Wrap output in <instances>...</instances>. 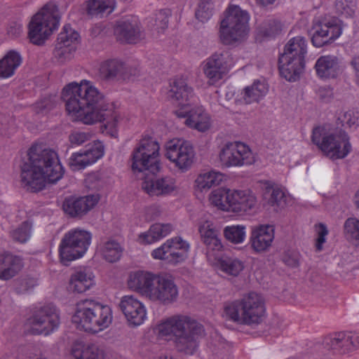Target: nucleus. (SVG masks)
I'll return each mask as SVG.
<instances>
[{
  "mask_svg": "<svg viewBox=\"0 0 359 359\" xmlns=\"http://www.w3.org/2000/svg\"><path fill=\"white\" fill-rule=\"evenodd\" d=\"M170 15L169 9H162L156 13L155 21L158 29L164 30L168 27Z\"/></svg>",
  "mask_w": 359,
  "mask_h": 359,
  "instance_id": "6e6d98bb",
  "label": "nucleus"
},
{
  "mask_svg": "<svg viewBox=\"0 0 359 359\" xmlns=\"http://www.w3.org/2000/svg\"><path fill=\"white\" fill-rule=\"evenodd\" d=\"M122 252L123 250L120 244L114 240L105 242L101 247L103 258L111 263L118 261L121 257Z\"/></svg>",
  "mask_w": 359,
  "mask_h": 359,
  "instance_id": "58836bf2",
  "label": "nucleus"
},
{
  "mask_svg": "<svg viewBox=\"0 0 359 359\" xmlns=\"http://www.w3.org/2000/svg\"><path fill=\"white\" fill-rule=\"evenodd\" d=\"M353 202L356 210L359 211V189L355 193Z\"/></svg>",
  "mask_w": 359,
  "mask_h": 359,
  "instance_id": "774afa93",
  "label": "nucleus"
},
{
  "mask_svg": "<svg viewBox=\"0 0 359 359\" xmlns=\"http://www.w3.org/2000/svg\"><path fill=\"white\" fill-rule=\"evenodd\" d=\"M323 344L336 354H345L359 348L358 332H337L327 336Z\"/></svg>",
  "mask_w": 359,
  "mask_h": 359,
  "instance_id": "6ab92c4d",
  "label": "nucleus"
},
{
  "mask_svg": "<svg viewBox=\"0 0 359 359\" xmlns=\"http://www.w3.org/2000/svg\"><path fill=\"white\" fill-rule=\"evenodd\" d=\"M23 259L8 252L0 253V280H9L23 269Z\"/></svg>",
  "mask_w": 359,
  "mask_h": 359,
  "instance_id": "c85d7f7f",
  "label": "nucleus"
},
{
  "mask_svg": "<svg viewBox=\"0 0 359 359\" xmlns=\"http://www.w3.org/2000/svg\"><path fill=\"white\" fill-rule=\"evenodd\" d=\"M314 67L317 76L322 79H336L342 73L339 59L333 55L320 56Z\"/></svg>",
  "mask_w": 359,
  "mask_h": 359,
  "instance_id": "cd10ccee",
  "label": "nucleus"
},
{
  "mask_svg": "<svg viewBox=\"0 0 359 359\" xmlns=\"http://www.w3.org/2000/svg\"><path fill=\"white\" fill-rule=\"evenodd\" d=\"M38 285L37 278L29 275L22 276L15 279L13 283V290L17 294H26L32 292Z\"/></svg>",
  "mask_w": 359,
  "mask_h": 359,
  "instance_id": "e433bc0d",
  "label": "nucleus"
},
{
  "mask_svg": "<svg viewBox=\"0 0 359 359\" xmlns=\"http://www.w3.org/2000/svg\"><path fill=\"white\" fill-rule=\"evenodd\" d=\"M72 321L80 330L97 333L106 329L111 323V309L109 306L93 299L81 300L76 304Z\"/></svg>",
  "mask_w": 359,
  "mask_h": 359,
  "instance_id": "39448f33",
  "label": "nucleus"
},
{
  "mask_svg": "<svg viewBox=\"0 0 359 359\" xmlns=\"http://www.w3.org/2000/svg\"><path fill=\"white\" fill-rule=\"evenodd\" d=\"M334 7L338 15L348 18L354 14L355 5L353 0H336Z\"/></svg>",
  "mask_w": 359,
  "mask_h": 359,
  "instance_id": "603ef678",
  "label": "nucleus"
},
{
  "mask_svg": "<svg viewBox=\"0 0 359 359\" xmlns=\"http://www.w3.org/2000/svg\"><path fill=\"white\" fill-rule=\"evenodd\" d=\"M54 106V103H38L36 104V110L38 112H44L50 110Z\"/></svg>",
  "mask_w": 359,
  "mask_h": 359,
  "instance_id": "69168bd1",
  "label": "nucleus"
},
{
  "mask_svg": "<svg viewBox=\"0 0 359 359\" xmlns=\"http://www.w3.org/2000/svg\"><path fill=\"white\" fill-rule=\"evenodd\" d=\"M346 239L355 245H359V219L355 217L348 218L344 224Z\"/></svg>",
  "mask_w": 359,
  "mask_h": 359,
  "instance_id": "79ce46f5",
  "label": "nucleus"
},
{
  "mask_svg": "<svg viewBox=\"0 0 359 359\" xmlns=\"http://www.w3.org/2000/svg\"><path fill=\"white\" fill-rule=\"evenodd\" d=\"M60 20L57 6L51 3L46 4L29 23L28 36L30 41L35 45L43 44L58 28Z\"/></svg>",
  "mask_w": 359,
  "mask_h": 359,
  "instance_id": "9d476101",
  "label": "nucleus"
},
{
  "mask_svg": "<svg viewBox=\"0 0 359 359\" xmlns=\"http://www.w3.org/2000/svg\"><path fill=\"white\" fill-rule=\"evenodd\" d=\"M306 53L307 45L304 37L297 36L290 39L278 58L280 75L289 81L298 80L305 67Z\"/></svg>",
  "mask_w": 359,
  "mask_h": 359,
  "instance_id": "0eeeda50",
  "label": "nucleus"
},
{
  "mask_svg": "<svg viewBox=\"0 0 359 359\" xmlns=\"http://www.w3.org/2000/svg\"><path fill=\"white\" fill-rule=\"evenodd\" d=\"M267 92V86L264 82L257 81L244 88L243 98L246 104L257 102L266 95Z\"/></svg>",
  "mask_w": 359,
  "mask_h": 359,
  "instance_id": "c9c22d12",
  "label": "nucleus"
},
{
  "mask_svg": "<svg viewBox=\"0 0 359 359\" xmlns=\"http://www.w3.org/2000/svg\"><path fill=\"white\" fill-rule=\"evenodd\" d=\"M319 98L324 102H329L334 97L333 89L330 86L319 88L318 90Z\"/></svg>",
  "mask_w": 359,
  "mask_h": 359,
  "instance_id": "052dcab7",
  "label": "nucleus"
},
{
  "mask_svg": "<svg viewBox=\"0 0 359 359\" xmlns=\"http://www.w3.org/2000/svg\"><path fill=\"white\" fill-rule=\"evenodd\" d=\"M284 263L292 268L297 267L299 264V259L295 256L286 255L283 257Z\"/></svg>",
  "mask_w": 359,
  "mask_h": 359,
  "instance_id": "e2e57ef3",
  "label": "nucleus"
},
{
  "mask_svg": "<svg viewBox=\"0 0 359 359\" xmlns=\"http://www.w3.org/2000/svg\"><path fill=\"white\" fill-rule=\"evenodd\" d=\"M165 148L166 157L180 170L186 171L191 166L195 153L189 142L172 140L167 142Z\"/></svg>",
  "mask_w": 359,
  "mask_h": 359,
  "instance_id": "f3484780",
  "label": "nucleus"
},
{
  "mask_svg": "<svg viewBox=\"0 0 359 359\" xmlns=\"http://www.w3.org/2000/svg\"><path fill=\"white\" fill-rule=\"evenodd\" d=\"M161 337H169L176 350L186 355L194 354L198 348V339L203 332V326L184 315L167 318L156 327Z\"/></svg>",
  "mask_w": 359,
  "mask_h": 359,
  "instance_id": "7ed1b4c3",
  "label": "nucleus"
},
{
  "mask_svg": "<svg viewBox=\"0 0 359 359\" xmlns=\"http://www.w3.org/2000/svg\"><path fill=\"white\" fill-rule=\"evenodd\" d=\"M100 76L106 80H126L135 75V69L118 60H108L100 65Z\"/></svg>",
  "mask_w": 359,
  "mask_h": 359,
  "instance_id": "5701e85b",
  "label": "nucleus"
},
{
  "mask_svg": "<svg viewBox=\"0 0 359 359\" xmlns=\"http://www.w3.org/2000/svg\"><path fill=\"white\" fill-rule=\"evenodd\" d=\"M62 98L69 114L87 125L106 121L104 126L111 135L116 133L119 116L90 81L69 83L63 88Z\"/></svg>",
  "mask_w": 359,
  "mask_h": 359,
  "instance_id": "f257e3e1",
  "label": "nucleus"
},
{
  "mask_svg": "<svg viewBox=\"0 0 359 359\" xmlns=\"http://www.w3.org/2000/svg\"><path fill=\"white\" fill-rule=\"evenodd\" d=\"M357 117L352 111H341L338 114L336 123L339 128H340L339 126H341V127L347 126L348 128H351L357 125Z\"/></svg>",
  "mask_w": 359,
  "mask_h": 359,
  "instance_id": "5fc2aeb1",
  "label": "nucleus"
},
{
  "mask_svg": "<svg viewBox=\"0 0 359 359\" xmlns=\"http://www.w3.org/2000/svg\"><path fill=\"white\" fill-rule=\"evenodd\" d=\"M189 244L181 237L168 239L159 248L154 250L151 256L156 259L164 260L168 264L177 265L188 257Z\"/></svg>",
  "mask_w": 359,
  "mask_h": 359,
  "instance_id": "4468645a",
  "label": "nucleus"
},
{
  "mask_svg": "<svg viewBox=\"0 0 359 359\" xmlns=\"http://www.w3.org/2000/svg\"><path fill=\"white\" fill-rule=\"evenodd\" d=\"M287 197L285 192L280 188L272 189L268 198V204L276 210L283 208L286 205Z\"/></svg>",
  "mask_w": 359,
  "mask_h": 359,
  "instance_id": "3c124183",
  "label": "nucleus"
},
{
  "mask_svg": "<svg viewBox=\"0 0 359 359\" xmlns=\"http://www.w3.org/2000/svg\"><path fill=\"white\" fill-rule=\"evenodd\" d=\"M94 278L90 269L79 268L71 275L69 282V289L78 293L84 292L95 284Z\"/></svg>",
  "mask_w": 359,
  "mask_h": 359,
  "instance_id": "2f4dec72",
  "label": "nucleus"
},
{
  "mask_svg": "<svg viewBox=\"0 0 359 359\" xmlns=\"http://www.w3.org/2000/svg\"><path fill=\"white\" fill-rule=\"evenodd\" d=\"M114 34L118 41L128 43H135L141 38L139 22L134 18L124 19L117 22Z\"/></svg>",
  "mask_w": 359,
  "mask_h": 359,
  "instance_id": "bb28decb",
  "label": "nucleus"
},
{
  "mask_svg": "<svg viewBox=\"0 0 359 359\" xmlns=\"http://www.w3.org/2000/svg\"><path fill=\"white\" fill-rule=\"evenodd\" d=\"M224 313L226 319L238 325L257 326L265 317L264 299L261 294L250 292L241 299L226 304Z\"/></svg>",
  "mask_w": 359,
  "mask_h": 359,
  "instance_id": "20e7f679",
  "label": "nucleus"
},
{
  "mask_svg": "<svg viewBox=\"0 0 359 359\" xmlns=\"http://www.w3.org/2000/svg\"><path fill=\"white\" fill-rule=\"evenodd\" d=\"M76 49V46L69 47L56 43L53 55L58 62L64 63L73 57Z\"/></svg>",
  "mask_w": 359,
  "mask_h": 359,
  "instance_id": "8fccbe9b",
  "label": "nucleus"
},
{
  "mask_svg": "<svg viewBox=\"0 0 359 359\" xmlns=\"http://www.w3.org/2000/svg\"><path fill=\"white\" fill-rule=\"evenodd\" d=\"M177 114L179 117H187L185 124L199 132H206L211 127V118L202 107L192 109L187 115L182 113H177Z\"/></svg>",
  "mask_w": 359,
  "mask_h": 359,
  "instance_id": "7c9ffc66",
  "label": "nucleus"
},
{
  "mask_svg": "<svg viewBox=\"0 0 359 359\" xmlns=\"http://www.w3.org/2000/svg\"><path fill=\"white\" fill-rule=\"evenodd\" d=\"M172 230V226L169 223H156L148 231L141 233L137 241L142 245L151 244L167 236Z\"/></svg>",
  "mask_w": 359,
  "mask_h": 359,
  "instance_id": "72a5a7b5",
  "label": "nucleus"
},
{
  "mask_svg": "<svg viewBox=\"0 0 359 359\" xmlns=\"http://www.w3.org/2000/svg\"><path fill=\"white\" fill-rule=\"evenodd\" d=\"M219 267L225 273L237 276L244 269V263L238 259L226 257L219 261Z\"/></svg>",
  "mask_w": 359,
  "mask_h": 359,
  "instance_id": "ea45409f",
  "label": "nucleus"
},
{
  "mask_svg": "<svg viewBox=\"0 0 359 359\" xmlns=\"http://www.w3.org/2000/svg\"><path fill=\"white\" fill-rule=\"evenodd\" d=\"M93 133L90 131H72L69 135L71 147H79L91 140Z\"/></svg>",
  "mask_w": 359,
  "mask_h": 359,
  "instance_id": "864d4df0",
  "label": "nucleus"
},
{
  "mask_svg": "<svg viewBox=\"0 0 359 359\" xmlns=\"http://www.w3.org/2000/svg\"><path fill=\"white\" fill-rule=\"evenodd\" d=\"M79 34L77 32L72 29L70 25H66L59 34L56 43L66 46H76Z\"/></svg>",
  "mask_w": 359,
  "mask_h": 359,
  "instance_id": "37998d69",
  "label": "nucleus"
},
{
  "mask_svg": "<svg viewBox=\"0 0 359 359\" xmlns=\"http://www.w3.org/2000/svg\"><path fill=\"white\" fill-rule=\"evenodd\" d=\"M119 308L131 326L140 325L146 319L144 306L133 295L123 296L119 303Z\"/></svg>",
  "mask_w": 359,
  "mask_h": 359,
  "instance_id": "aec40b11",
  "label": "nucleus"
},
{
  "mask_svg": "<svg viewBox=\"0 0 359 359\" xmlns=\"http://www.w3.org/2000/svg\"><path fill=\"white\" fill-rule=\"evenodd\" d=\"M195 15L199 21L205 22L211 18L212 12L211 9L206 8L205 5H200Z\"/></svg>",
  "mask_w": 359,
  "mask_h": 359,
  "instance_id": "bf43d9fd",
  "label": "nucleus"
},
{
  "mask_svg": "<svg viewBox=\"0 0 359 359\" xmlns=\"http://www.w3.org/2000/svg\"><path fill=\"white\" fill-rule=\"evenodd\" d=\"M328 234V230L325 224L320 223L318 225V238L316 239V249L318 251L322 250L323 244L325 242V237Z\"/></svg>",
  "mask_w": 359,
  "mask_h": 359,
  "instance_id": "13d9d810",
  "label": "nucleus"
},
{
  "mask_svg": "<svg viewBox=\"0 0 359 359\" xmlns=\"http://www.w3.org/2000/svg\"><path fill=\"white\" fill-rule=\"evenodd\" d=\"M222 180V174L213 171L204 173L197 179V182L202 189H210L213 186L219 185Z\"/></svg>",
  "mask_w": 359,
  "mask_h": 359,
  "instance_id": "de8ad7c7",
  "label": "nucleus"
},
{
  "mask_svg": "<svg viewBox=\"0 0 359 359\" xmlns=\"http://www.w3.org/2000/svg\"><path fill=\"white\" fill-rule=\"evenodd\" d=\"M210 201L219 209L233 212H246L257 207V198L250 189H218L212 191Z\"/></svg>",
  "mask_w": 359,
  "mask_h": 359,
  "instance_id": "1a4fd4ad",
  "label": "nucleus"
},
{
  "mask_svg": "<svg viewBox=\"0 0 359 359\" xmlns=\"http://www.w3.org/2000/svg\"><path fill=\"white\" fill-rule=\"evenodd\" d=\"M159 144L150 136L143 137L132 154V169L153 175L160 170Z\"/></svg>",
  "mask_w": 359,
  "mask_h": 359,
  "instance_id": "9b49d317",
  "label": "nucleus"
},
{
  "mask_svg": "<svg viewBox=\"0 0 359 359\" xmlns=\"http://www.w3.org/2000/svg\"><path fill=\"white\" fill-rule=\"evenodd\" d=\"M193 96V88L183 79H175L168 92V98L179 104H186Z\"/></svg>",
  "mask_w": 359,
  "mask_h": 359,
  "instance_id": "473e14b6",
  "label": "nucleus"
},
{
  "mask_svg": "<svg viewBox=\"0 0 359 359\" xmlns=\"http://www.w3.org/2000/svg\"><path fill=\"white\" fill-rule=\"evenodd\" d=\"M91 241L90 232L79 229H71L63 236L59 245L61 262H68L81 257L87 251Z\"/></svg>",
  "mask_w": 359,
  "mask_h": 359,
  "instance_id": "f8f14e48",
  "label": "nucleus"
},
{
  "mask_svg": "<svg viewBox=\"0 0 359 359\" xmlns=\"http://www.w3.org/2000/svg\"><path fill=\"white\" fill-rule=\"evenodd\" d=\"M156 276L150 272L138 271L130 275L128 284L132 290L149 297Z\"/></svg>",
  "mask_w": 359,
  "mask_h": 359,
  "instance_id": "c756f323",
  "label": "nucleus"
},
{
  "mask_svg": "<svg viewBox=\"0 0 359 359\" xmlns=\"http://www.w3.org/2000/svg\"><path fill=\"white\" fill-rule=\"evenodd\" d=\"M311 141L332 160L344 158L352 150L349 136L339 128L316 127L313 129Z\"/></svg>",
  "mask_w": 359,
  "mask_h": 359,
  "instance_id": "423d86ee",
  "label": "nucleus"
},
{
  "mask_svg": "<svg viewBox=\"0 0 359 359\" xmlns=\"http://www.w3.org/2000/svg\"><path fill=\"white\" fill-rule=\"evenodd\" d=\"M219 158L226 167L248 165L255 161L249 147L241 142H227L221 150Z\"/></svg>",
  "mask_w": 359,
  "mask_h": 359,
  "instance_id": "dca6fc26",
  "label": "nucleus"
},
{
  "mask_svg": "<svg viewBox=\"0 0 359 359\" xmlns=\"http://www.w3.org/2000/svg\"><path fill=\"white\" fill-rule=\"evenodd\" d=\"M224 236L232 243H241L246 236L245 226L244 225L227 226L224 229Z\"/></svg>",
  "mask_w": 359,
  "mask_h": 359,
  "instance_id": "a19ab883",
  "label": "nucleus"
},
{
  "mask_svg": "<svg viewBox=\"0 0 359 359\" xmlns=\"http://www.w3.org/2000/svg\"><path fill=\"white\" fill-rule=\"evenodd\" d=\"M281 29L279 21L274 19L265 20L258 27V33L264 37H271L278 34Z\"/></svg>",
  "mask_w": 359,
  "mask_h": 359,
  "instance_id": "a18cd8bd",
  "label": "nucleus"
},
{
  "mask_svg": "<svg viewBox=\"0 0 359 359\" xmlns=\"http://www.w3.org/2000/svg\"><path fill=\"white\" fill-rule=\"evenodd\" d=\"M13 121L10 117H0V134L2 135H8L12 133L13 128Z\"/></svg>",
  "mask_w": 359,
  "mask_h": 359,
  "instance_id": "4d7b16f0",
  "label": "nucleus"
},
{
  "mask_svg": "<svg viewBox=\"0 0 359 359\" xmlns=\"http://www.w3.org/2000/svg\"><path fill=\"white\" fill-rule=\"evenodd\" d=\"M72 354L76 359H104L103 352L94 344L74 347Z\"/></svg>",
  "mask_w": 359,
  "mask_h": 359,
  "instance_id": "4c0bfd02",
  "label": "nucleus"
},
{
  "mask_svg": "<svg viewBox=\"0 0 359 359\" xmlns=\"http://www.w3.org/2000/svg\"><path fill=\"white\" fill-rule=\"evenodd\" d=\"M311 43L316 48H321L333 43L342 33L340 25L334 22L319 23L313 27Z\"/></svg>",
  "mask_w": 359,
  "mask_h": 359,
  "instance_id": "412c9836",
  "label": "nucleus"
},
{
  "mask_svg": "<svg viewBox=\"0 0 359 359\" xmlns=\"http://www.w3.org/2000/svg\"><path fill=\"white\" fill-rule=\"evenodd\" d=\"M99 199L97 195L79 198L69 197L64 201L63 210L72 217H81L98 203Z\"/></svg>",
  "mask_w": 359,
  "mask_h": 359,
  "instance_id": "b1692460",
  "label": "nucleus"
},
{
  "mask_svg": "<svg viewBox=\"0 0 359 359\" xmlns=\"http://www.w3.org/2000/svg\"><path fill=\"white\" fill-rule=\"evenodd\" d=\"M274 239V227L269 224H261L253 227L250 242L253 250L260 253L267 251Z\"/></svg>",
  "mask_w": 359,
  "mask_h": 359,
  "instance_id": "a878e982",
  "label": "nucleus"
},
{
  "mask_svg": "<svg viewBox=\"0 0 359 359\" xmlns=\"http://www.w3.org/2000/svg\"><path fill=\"white\" fill-rule=\"evenodd\" d=\"M142 189L150 196H165L175 190L176 182L170 176L151 178L146 177L142 183Z\"/></svg>",
  "mask_w": 359,
  "mask_h": 359,
  "instance_id": "4be33fe9",
  "label": "nucleus"
},
{
  "mask_svg": "<svg viewBox=\"0 0 359 359\" xmlns=\"http://www.w3.org/2000/svg\"><path fill=\"white\" fill-rule=\"evenodd\" d=\"M201 240L206 247L208 255H215L223 250L219 231L210 221L201 222L198 226Z\"/></svg>",
  "mask_w": 359,
  "mask_h": 359,
  "instance_id": "393cba45",
  "label": "nucleus"
},
{
  "mask_svg": "<svg viewBox=\"0 0 359 359\" xmlns=\"http://www.w3.org/2000/svg\"><path fill=\"white\" fill-rule=\"evenodd\" d=\"M220 22L219 39L224 45L242 41L249 32L250 15L240 6L231 5L225 11Z\"/></svg>",
  "mask_w": 359,
  "mask_h": 359,
  "instance_id": "6e6552de",
  "label": "nucleus"
},
{
  "mask_svg": "<svg viewBox=\"0 0 359 359\" xmlns=\"http://www.w3.org/2000/svg\"><path fill=\"white\" fill-rule=\"evenodd\" d=\"M28 159L21 165L20 178L24 188L31 192L43 190L46 183L54 184L65 173L57 154L41 144H33L28 150Z\"/></svg>",
  "mask_w": 359,
  "mask_h": 359,
  "instance_id": "f03ea898",
  "label": "nucleus"
},
{
  "mask_svg": "<svg viewBox=\"0 0 359 359\" xmlns=\"http://www.w3.org/2000/svg\"><path fill=\"white\" fill-rule=\"evenodd\" d=\"M179 292L174 280L165 275H157L149 299L163 305L177 301Z\"/></svg>",
  "mask_w": 359,
  "mask_h": 359,
  "instance_id": "a211bd4d",
  "label": "nucleus"
},
{
  "mask_svg": "<svg viewBox=\"0 0 359 359\" xmlns=\"http://www.w3.org/2000/svg\"><path fill=\"white\" fill-rule=\"evenodd\" d=\"M83 151L87 155L86 158L89 159V162L92 165L104 156V147L102 142H93L88 144Z\"/></svg>",
  "mask_w": 359,
  "mask_h": 359,
  "instance_id": "49530a36",
  "label": "nucleus"
},
{
  "mask_svg": "<svg viewBox=\"0 0 359 359\" xmlns=\"http://www.w3.org/2000/svg\"><path fill=\"white\" fill-rule=\"evenodd\" d=\"M31 229V222L25 221L16 229L11 231L10 236L15 242L25 243L30 238Z\"/></svg>",
  "mask_w": 359,
  "mask_h": 359,
  "instance_id": "c03bdc74",
  "label": "nucleus"
},
{
  "mask_svg": "<svg viewBox=\"0 0 359 359\" xmlns=\"http://www.w3.org/2000/svg\"><path fill=\"white\" fill-rule=\"evenodd\" d=\"M20 54L14 50H11L0 60V79H7L12 76L15 70L22 63Z\"/></svg>",
  "mask_w": 359,
  "mask_h": 359,
  "instance_id": "f704fd0d",
  "label": "nucleus"
},
{
  "mask_svg": "<svg viewBox=\"0 0 359 359\" xmlns=\"http://www.w3.org/2000/svg\"><path fill=\"white\" fill-rule=\"evenodd\" d=\"M233 63L229 50L217 51L212 54L203 62V71L208 79V83L214 85L228 73Z\"/></svg>",
  "mask_w": 359,
  "mask_h": 359,
  "instance_id": "2eb2a0df",
  "label": "nucleus"
},
{
  "mask_svg": "<svg viewBox=\"0 0 359 359\" xmlns=\"http://www.w3.org/2000/svg\"><path fill=\"white\" fill-rule=\"evenodd\" d=\"M276 1V0H255L256 4L258 6H262V7H266L267 6L271 5V4H274V2Z\"/></svg>",
  "mask_w": 359,
  "mask_h": 359,
  "instance_id": "338daca9",
  "label": "nucleus"
},
{
  "mask_svg": "<svg viewBox=\"0 0 359 359\" xmlns=\"http://www.w3.org/2000/svg\"><path fill=\"white\" fill-rule=\"evenodd\" d=\"M86 156L83 151L73 153L68 161L69 168L75 171L84 169L90 165L89 159L86 158Z\"/></svg>",
  "mask_w": 359,
  "mask_h": 359,
  "instance_id": "09e8293b",
  "label": "nucleus"
},
{
  "mask_svg": "<svg viewBox=\"0 0 359 359\" xmlns=\"http://www.w3.org/2000/svg\"><path fill=\"white\" fill-rule=\"evenodd\" d=\"M60 323L58 311L52 304L41 306L27 319L29 332L32 334L48 335L57 329Z\"/></svg>",
  "mask_w": 359,
  "mask_h": 359,
  "instance_id": "ddd939ff",
  "label": "nucleus"
},
{
  "mask_svg": "<svg viewBox=\"0 0 359 359\" xmlns=\"http://www.w3.org/2000/svg\"><path fill=\"white\" fill-rule=\"evenodd\" d=\"M22 31V25L18 22H11L8 27V34L13 37H18Z\"/></svg>",
  "mask_w": 359,
  "mask_h": 359,
  "instance_id": "680f3d73",
  "label": "nucleus"
},
{
  "mask_svg": "<svg viewBox=\"0 0 359 359\" xmlns=\"http://www.w3.org/2000/svg\"><path fill=\"white\" fill-rule=\"evenodd\" d=\"M351 64L355 69L356 83L359 86V55L353 57Z\"/></svg>",
  "mask_w": 359,
  "mask_h": 359,
  "instance_id": "0e129e2a",
  "label": "nucleus"
}]
</instances>
